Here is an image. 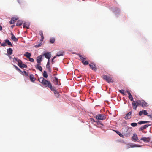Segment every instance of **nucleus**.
<instances>
[{"label": "nucleus", "instance_id": "f257e3e1", "mask_svg": "<svg viewBox=\"0 0 152 152\" xmlns=\"http://www.w3.org/2000/svg\"><path fill=\"white\" fill-rule=\"evenodd\" d=\"M39 81L42 84L43 86L45 87H47L49 88L51 85L50 82L47 80L44 79L43 77H40L38 79Z\"/></svg>", "mask_w": 152, "mask_h": 152}, {"label": "nucleus", "instance_id": "f03ea898", "mask_svg": "<svg viewBox=\"0 0 152 152\" xmlns=\"http://www.w3.org/2000/svg\"><path fill=\"white\" fill-rule=\"evenodd\" d=\"M102 78L107 82L113 83L114 82L113 77L111 76H107L106 75H104L102 76Z\"/></svg>", "mask_w": 152, "mask_h": 152}, {"label": "nucleus", "instance_id": "7ed1b4c3", "mask_svg": "<svg viewBox=\"0 0 152 152\" xmlns=\"http://www.w3.org/2000/svg\"><path fill=\"white\" fill-rule=\"evenodd\" d=\"M137 104L143 107H146L148 106V104L143 100H137Z\"/></svg>", "mask_w": 152, "mask_h": 152}, {"label": "nucleus", "instance_id": "20e7f679", "mask_svg": "<svg viewBox=\"0 0 152 152\" xmlns=\"http://www.w3.org/2000/svg\"><path fill=\"white\" fill-rule=\"evenodd\" d=\"M106 116L105 114H99L96 116L95 118L98 120H104L106 119Z\"/></svg>", "mask_w": 152, "mask_h": 152}, {"label": "nucleus", "instance_id": "39448f33", "mask_svg": "<svg viewBox=\"0 0 152 152\" xmlns=\"http://www.w3.org/2000/svg\"><path fill=\"white\" fill-rule=\"evenodd\" d=\"M132 105L133 108L136 110L137 106H139V104H137V100L136 101H133L132 103Z\"/></svg>", "mask_w": 152, "mask_h": 152}, {"label": "nucleus", "instance_id": "423d86ee", "mask_svg": "<svg viewBox=\"0 0 152 152\" xmlns=\"http://www.w3.org/2000/svg\"><path fill=\"white\" fill-rule=\"evenodd\" d=\"M132 112L130 111L127 114L125 115V116L124 118L126 120L129 119L131 118V117Z\"/></svg>", "mask_w": 152, "mask_h": 152}, {"label": "nucleus", "instance_id": "0eeeda50", "mask_svg": "<svg viewBox=\"0 0 152 152\" xmlns=\"http://www.w3.org/2000/svg\"><path fill=\"white\" fill-rule=\"evenodd\" d=\"M18 65L21 68H26L27 66L26 65L23 64L22 61H20L19 63H18Z\"/></svg>", "mask_w": 152, "mask_h": 152}, {"label": "nucleus", "instance_id": "6e6552de", "mask_svg": "<svg viewBox=\"0 0 152 152\" xmlns=\"http://www.w3.org/2000/svg\"><path fill=\"white\" fill-rule=\"evenodd\" d=\"M45 57L49 60L51 57V54L50 52H47L44 54Z\"/></svg>", "mask_w": 152, "mask_h": 152}, {"label": "nucleus", "instance_id": "1a4fd4ad", "mask_svg": "<svg viewBox=\"0 0 152 152\" xmlns=\"http://www.w3.org/2000/svg\"><path fill=\"white\" fill-rule=\"evenodd\" d=\"M89 66L91 69H92V70L95 71H96V70L97 69L96 66L93 63H91L89 64Z\"/></svg>", "mask_w": 152, "mask_h": 152}, {"label": "nucleus", "instance_id": "9d476101", "mask_svg": "<svg viewBox=\"0 0 152 152\" xmlns=\"http://www.w3.org/2000/svg\"><path fill=\"white\" fill-rule=\"evenodd\" d=\"M132 140L135 142L137 141L138 138L137 135L135 134H133V136L132 137Z\"/></svg>", "mask_w": 152, "mask_h": 152}, {"label": "nucleus", "instance_id": "9b49d317", "mask_svg": "<svg viewBox=\"0 0 152 152\" xmlns=\"http://www.w3.org/2000/svg\"><path fill=\"white\" fill-rule=\"evenodd\" d=\"M140 140H143L144 142H150V138L148 137H142L141 138Z\"/></svg>", "mask_w": 152, "mask_h": 152}, {"label": "nucleus", "instance_id": "f8f14e48", "mask_svg": "<svg viewBox=\"0 0 152 152\" xmlns=\"http://www.w3.org/2000/svg\"><path fill=\"white\" fill-rule=\"evenodd\" d=\"M42 56L40 55L37 58V61L38 64H40L42 61Z\"/></svg>", "mask_w": 152, "mask_h": 152}, {"label": "nucleus", "instance_id": "ddd939ff", "mask_svg": "<svg viewBox=\"0 0 152 152\" xmlns=\"http://www.w3.org/2000/svg\"><path fill=\"white\" fill-rule=\"evenodd\" d=\"M17 20V18L13 17L12 18L11 20L10 21V24H14Z\"/></svg>", "mask_w": 152, "mask_h": 152}, {"label": "nucleus", "instance_id": "4468645a", "mask_svg": "<svg viewBox=\"0 0 152 152\" xmlns=\"http://www.w3.org/2000/svg\"><path fill=\"white\" fill-rule=\"evenodd\" d=\"M29 78L31 81L33 82H34L36 80V78L34 77V75H33L31 74L30 75Z\"/></svg>", "mask_w": 152, "mask_h": 152}, {"label": "nucleus", "instance_id": "2eb2a0df", "mask_svg": "<svg viewBox=\"0 0 152 152\" xmlns=\"http://www.w3.org/2000/svg\"><path fill=\"white\" fill-rule=\"evenodd\" d=\"M53 81L54 83L56 85H58V80L56 77H53Z\"/></svg>", "mask_w": 152, "mask_h": 152}, {"label": "nucleus", "instance_id": "dca6fc26", "mask_svg": "<svg viewBox=\"0 0 152 152\" xmlns=\"http://www.w3.org/2000/svg\"><path fill=\"white\" fill-rule=\"evenodd\" d=\"M11 39H12L14 42H17L18 41V39L15 37V36L13 35V34L12 33H11Z\"/></svg>", "mask_w": 152, "mask_h": 152}, {"label": "nucleus", "instance_id": "f3484780", "mask_svg": "<svg viewBox=\"0 0 152 152\" xmlns=\"http://www.w3.org/2000/svg\"><path fill=\"white\" fill-rule=\"evenodd\" d=\"M126 91L129 95L128 97H129V99H130V100L131 101H133V98L131 94V93L129 91Z\"/></svg>", "mask_w": 152, "mask_h": 152}, {"label": "nucleus", "instance_id": "a211bd4d", "mask_svg": "<svg viewBox=\"0 0 152 152\" xmlns=\"http://www.w3.org/2000/svg\"><path fill=\"white\" fill-rule=\"evenodd\" d=\"M7 53L8 55H11L13 52L12 49L11 48H9L7 49Z\"/></svg>", "mask_w": 152, "mask_h": 152}, {"label": "nucleus", "instance_id": "6ab92c4d", "mask_svg": "<svg viewBox=\"0 0 152 152\" xmlns=\"http://www.w3.org/2000/svg\"><path fill=\"white\" fill-rule=\"evenodd\" d=\"M24 56L28 58H29L31 56V54L29 52H26L24 54Z\"/></svg>", "mask_w": 152, "mask_h": 152}, {"label": "nucleus", "instance_id": "aec40b11", "mask_svg": "<svg viewBox=\"0 0 152 152\" xmlns=\"http://www.w3.org/2000/svg\"><path fill=\"white\" fill-rule=\"evenodd\" d=\"M78 55L79 56L80 59L81 60L82 62L86 60V57H84L82 56V55L80 54H78Z\"/></svg>", "mask_w": 152, "mask_h": 152}, {"label": "nucleus", "instance_id": "412c9836", "mask_svg": "<svg viewBox=\"0 0 152 152\" xmlns=\"http://www.w3.org/2000/svg\"><path fill=\"white\" fill-rule=\"evenodd\" d=\"M39 34L41 36V39L40 40V41L42 42L44 37L43 34V32L42 31H39Z\"/></svg>", "mask_w": 152, "mask_h": 152}, {"label": "nucleus", "instance_id": "4be33fe9", "mask_svg": "<svg viewBox=\"0 0 152 152\" xmlns=\"http://www.w3.org/2000/svg\"><path fill=\"white\" fill-rule=\"evenodd\" d=\"M64 55V52L62 51H60L58 52L56 54V56H59Z\"/></svg>", "mask_w": 152, "mask_h": 152}, {"label": "nucleus", "instance_id": "5701e85b", "mask_svg": "<svg viewBox=\"0 0 152 152\" xmlns=\"http://www.w3.org/2000/svg\"><path fill=\"white\" fill-rule=\"evenodd\" d=\"M35 68L36 69L40 70V71H42V70L41 66L39 64H37L35 66Z\"/></svg>", "mask_w": 152, "mask_h": 152}, {"label": "nucleus", "instance_id": "b1692460", "mask_svg": "<svg viewBox=\"0 0 152 152\" xmlns=\"http://www.w3.org/2000/svg\"><path fill=\"white\" fill-rule=\"evenodd\" d=\"M5 42L9 46H12V45L8 39H6L4 40Z\"/></svg>", "mask_w": 152, "mask_h": 152}, {"label": "nucleus", "instance_id": "393cba45", "mask_svg": "<svg viewBox=\"0 0 152 152\" xmlns=\"http://www.w3.org/2000/svg\"><path fill=\"white\" fill-rule=\"evenodd\" d=\"M115 132L117 133V134L119 135L120 136L123 138H124V136L122 134H121L120 132H119L118 131H115Z\"/></svg>", "mask_w": 152, "mask_h": 152}, {"label": "nucleus", "instance_id": "a878e982", "mask_svg": "<svg viewBox=\"0 0 152 152\" xmlns=\"http://www.w3.org/2000/svg\"><path fill=\"white\" fill-rule=\"evenodd\" d=\"M149 121H140L138 122V124H143L145 123H148L149 122Z\"/></svg>", "mask_w": 152, "mask_h": 152}, {"label": "nucleus", "instance_id": "bb28decb", "mask_svg": "<svg viewBox=\"0 0 152 152\" xmlns=\"http://www.w3.org/2000/svg\"><path fill=\"white\" fill-rule=\"evenodd\" d=\"M29 24L26 23H24L23 25V27L24 28H26L27 29L29 28Z\"/></svg>", "mask_w": 152, "mask_h": 152}, {"label": "nucleus", "instance_id": "cd10ccee", "mask_svg": "<svg viewBox=\"0 0 152 152\" xmlns=\"http://www.w3.org/2000/svg\"><path fill=\"white\" fill-rule=\"evenodd\" d=\"M43 76L44 77L46 78H47L48 77V74H47V72L45 71H43Z\"/></svg>", "mask_w": 152, "mask_h": 152}, {"label": "nucleus", "instance_id": "c85d7f7f", "mask_svg": "<svg viewBox=\"0 0 152 152\" xmlns=\"http://www.w3.org/2000/svg\"><path fill=\"white\" fill-rule=\"evenodd\" d=\"M23 23V21L21 20H18L16 24V26H20Z\"/></svg>", "mask_w": 152, "mask_h": 152}, {"label": "nucleus", "instance_id": "c756f323", "mask_svg": "<svg viewBox=\"0 0 152 152\" xmlns=\"http://www.w3.org/2000/svg\"><path fill=\"white\" fill-rule=\"evenodd\" d=\"M130 135V133L129 132H126L124 134V136L126 137H129Z\"/></svg>", "mask_w": 152, "mask_h": 152}, {"label": "nucleus", "instance_id": "7c9ffc66", "mask_svg": "<svg viewBox=\"0 0 152 152\" xmlns=\"http://www.w3.org/2000/svg\"><path fill=\"white\" fill-rule=\"evenodd\" d=\"M49 88L51 91H53V92L54 91H56V90L55 88L53 87L52 84L50 86Z\"/></svg>", "mask_w": 152, "mask_h": 152}, {"label": "nucleus", "instance_id": "2f4dec72", "mask_svg": "<svg viewBox=\"0 0 152 152\" xmlns=\"http://www.w3.org/2000/svg\"><path fill=\"white\" fill-rule=\"evenodd\" d=\"M55 94V96L57 97H58L59 96V92L57 91L56 90V91H54L53 92Z\"/></svg>", "mask_w": 152, "mask_h": 152}, {"label": "nucleus", "instance_id": "473e14b6", "mask_svg": "<svg viewBox=\"0 0 152 152\" xmlns=\"http://www.w3.org/2000/svg\"><path fill=\"white\" fill-rule=\"evenodd\" d=\"M13 60L14 61H17L18 63H19L20 61H21L18 58H13Z\"/></svg>", "mask_w": 152, "mask_h": 152}, {"label": "nucleus", "instance_id": "72a5a7b5", "mask_svg": "<svg viewBox=\"0 0 152 152\" xmlns=\"http://www.w3.org/2000/svg\"><path fill=\"white\" fill-rule=\"evenodd\" d=\"M55 41V39L54 38H51L50 40V43H53Z\"/></svg>", "mask_w": 152, "mask_h": 152}, {"label": "nucleus", "instance_id": "f704fd0d", "mask_svg": "<svg viewBox=\"0 0 152 152\" xmlns=\"http://www.w3.org/2000/svg\"><path fill=\"white\" fill-rule=\"evenodd\" d=\"M21 74H23V75H26L27 76H28V74L25 71H23V73H22L21 72H20Z\"/></svg>", "mask_w": 152, "mask_h": 152}, {"label": "nucleus", "instance_id": "c9c22d12", "mask_svg": "<svg viewBox=\"0 0 152 152\" xmlns=\"http://www.w3.org/2000/svg\"><path fill=\"white\" fill-rule=\"evenodd\" d=\"M131 125L133 127H135L137 125V124L136 123H132L131 124Z\"/></svg>", "mask_w": 152, "mask_h": 152}, {"label": "nucleus", "instance_id": "e433bc0d", "mask_svg": "<svg viewBox=\"0 0 152 152\" xmlns=\"http://www.w3.org/2000/svg\"><path fill=\"white\" fill-rule=\"evenodd\" d=\"M46 67L48 69L50 68L49 60H48V63L46 65Z\"/></svg>", "mask_w": 152, "mask_h": 152}, {"label": "nucleus", "instance_id": "4c0bfd02", "mask_svg": "<svg viewBox=\"0 0 152 152\" xmlns=\"http://www.w3.org/2000/svg\"><path fill=\"white\" fill-rule=\"evenodd\" d=\"M14 67L18 71H19L20 72L23 73V72L18 67L15 65H14Z\"/></svg>", "mask_w": 152, "mask_h": 152}, {"label": "nucleus", "instance_id": "58836bf2", "mask_svg": "<svg viewBox=\"0 0 152 152\" xmlns=\"http://www.w3.org/2000/svg\"><path fill=\"white\" fill-rule=\"evenodd\" d=\"M41 42L39 44L35 45V47L37 48H38L40 46L42 45V42Z\"/></svg>", "mask_w": 152, "mask_h": 152}, {"label": "nucleus", "instance_id": "ea45409f", "mask_svg": "<svg viewBox=\"0 0 152 152\" xmlns=\"http://www.w3.org/2000/svg\"><path fill=\"white\" fill-rule=\"evenodd\" d=\"M82 63L84 65H87L89 64L88 62V61H83Z\"/></svg>", "mask_w": 152, "mask_h": 152}, {"label": "nucleus", "instance_id": "a19ab883", "mask_svg": "<svg viewBox=\"0 0 152 152\" xmlns=\"http://www.w3.org/2000/svg\"><path fill=\"white\" fill-rule=\"evenodd\" d=\"M141 147V146L140 145H136V144L134 145L131 146L132 147Z\"/></svg>", "mask_w": 152, "mask_h": 152}, {"label": "nucleus", "instance_id": "79ce46f5", "mask_svg": "<svg viewBox=\"0 0 152 152\" xmlns=\"http://www.w3.org/2000/svg\"><path fill=\"white\" fill-rule=\"evenodd\" d=\"M143 114L145 115H147L148 113L146 110H142Z\"/></svg>", "mask_w": 152, "mask_h": 152}, {"label": "nucleus", "instance_id": "37998d69", "mask_svg": "<svg viewBox=\"0 0 152 152\" xmlns=\"http://www.w3.org/2000/svg\"><path fill=\"white\" fill-rule=\"evenodd\" d=\"M0 44H1V46L3 47H5L7 46L6 43L5 42H3L2 44L1 43Z\"/></svg>", "mask_w": 152, "mask_h": 152}, {"label": "nucleus", "instance_id": "c03bdc74", "mask_svg": "<svg viewBox=\"0 0 152 152\" xmlns=\"http://www.w3.org/2000/svg\"><path fill=\"white\" fill-rule=\"evenodd\" d=\"M119 92H120V93H121V94H122L123 95H125V94L124 92V90H119Z\"/></svg>", "mask_w": 152, "mask_h": 152}, {"label": "nucleus", "instance_id": "a18cd8bd", "mask_svg": "<svg viewBox=\"0 0 152 152\" xmlns=\"http://www.w3.org/2000/svg\"><path fill=\"white\" fill-rule=\"evenodd\" d=\"M145 129V128L143 126L142 127H141L140 128H139V130L140 131H142Z\"/></svg>", "mask_w": 152, "mask_h": 152}, {"label": "nucleus", "instance_id": "49530a36", "mask_svg": "<svg viewBox=\"0 0 152 152\" xmlns=\"http://www.w3.org/2000/svg\"><path fill=\"white\" fill-rule=\"evenodd\" d=\"M151 124H146L143 126L145 128V129L146 128L148 127L149 126L151 125Z\"/></svg>", "mask_w": 152, "mask_h": 152}, {"label": "nucleus", "instance_id": "de8ad7c7", "mask_svg": "<svg viewBox=\"0 0 152 152\" xmlns=\"http://www.w3.org/2000/svg\"><path fill=\"white\" fill-rule=\"evenodd\" d=\"M29 59V60L31 62H34V59L32 58H28Z\"/></svg>", "mask_w": 152, "mask_h": 152}, {"label": "nucleus", "instance_id": "09e8293b", "mask_svg": "<svg viewBox=\"0 0 152 152\" xmlns=\"http://www.w3.org/2000/svg\"><path fill=\"white\" fill-rule=\"evenodd\" d=\"M143 113V111L142 110V111H140V112H139V115L140 116H141Z\"/></svg>", "mask_w": 152, "mask_h": 152}, {"label": "nucleus", "instance_id": "8fccbe9b", "mask_svg": "<svg viewBox=\"0 0 152 152\" xmlns=\"http://www.w3.org/2000/svg\"><path fill=\"white\" fill-rule=\"evenodd\" d=\"M148 116L150 117V118H152V114L150 115H147Z\"/></svg>", "mask_w": 152, "mask_h": 152}, {"label": "nucleus", "instance_id": "3c124183", "mask_svg": "<svg viewBox=\"0 0 152 152\" xmlns=\"http://www.w3.org/2000/svg\"><path fill=\"white\" fill-rule=\"evenodd\" d=\"M2 29V26L0 25V30L1 31Z\"/></svg>", "mask_w": 152, "mask_h": 152}, {"label": "nucleus", "instance_id": "603ef678", "mask_svg": "<svg viewBox=\"0 0 152 152\" xmlns=\"http://www.w3.org/2000/svg\"><path fill=\"white\" fill-rule=\"evenodd\" d=\"M56 56H55L52 59L53 60L56 58Z\"/></svg>", "mask_w": 152, "mask_h": 152}, {"label": "nucleus", "instance_id": "864d4df0", "mask_svg": "<svg viewBox=\"0 0 152 152\" xmlns=\"http://www.w3.org/2000/svg\"><path fill=\"white\" fill-rule=\"evenodd\" d=\"M14 25H12L11 26V27L12 28H13V27H14Z\"/></svg>", "mask_w": 152, "mask_h": 152}, {"label": "nucleus", "instance_id": "5fc2aeb1", "mask_svg": "<svg viewBox=\"0 0 152 152\" xmlns=\"http://www.w3.org/2000/svg\"><path fill=\"white\" fill-rule=\"evenodd\" d=\"M52 64H53L54 63V61H53V60L52 59Z\"/></svg>", "mask_w": 152, "mask_h": 152}, {"label": "nucleus", "instance_id": "6e6d98bb", "mask_svg": "<svg viewBox=\"0 0 152 152\" xmlns=\"http://www.w3.org/2000/svg\"><path fill=\"white\" fill-rule=\"evenodd\" d=\"M98 122H99V123H100V121H98ZM100 124L102 125H103L102 124V123H99Z\"/></svg>", "mask_w": 152, "mask_h": 152}, {"label": "nucleus", "instance_id": "4d7b16f0", "mask_svg": "<svg viewBox=\"0 0 152 152\" xmlns=\"http://www.w3.org/2000/svg\"><path fill=\"white\" fill-rule=\"evenodd\" d=\"M93 119V121L94 122H95V121L94 120V119Z\"/></svg>", "mask_w": 152, "mask_h": 152}, {"label": "nucleus", "instance_id": "13d9d810", "mask_svg": "<svg viewBox=\"0 0 152 152\" xmlns=\"http://www.w3.org/2000/svg\"><path fill=\"white\" fill-rule=\"evenodd\" d=\"M9 57L10 58H11V57H10V55L9 56Z\"/></svg>", "mask_w": 152, "mask_h": 152}, {"label": "nucleus", "instance_id": "bf43d9fd", "mask_svg": "<svg viewBox=\"0 0 152 152\" xmlns=\"http://www.w3.org/2000/svg\"><path fill=\"white\" fill-rule=\"evenodd\" d=\"M1 43V42H0V44Z\"/></svg>", "mask_w": 152, "mask_h": 152}]
</instances>
